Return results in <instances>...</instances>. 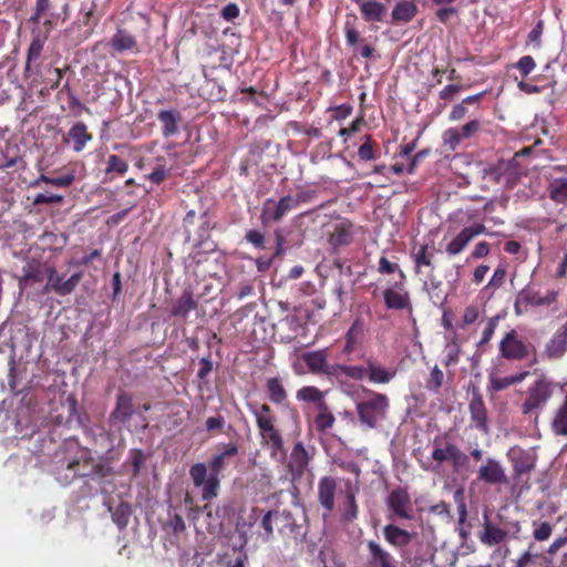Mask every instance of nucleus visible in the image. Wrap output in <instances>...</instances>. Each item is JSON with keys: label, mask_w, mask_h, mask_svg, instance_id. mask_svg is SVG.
I'll list each match as a JSON object with an SVG mask.
<instances>
[{"label": "nucleus", "mask_w": 567, "mask_h": 567, "mask_svg": "<svg viewBox=\"0 0 567 567\" xmlns=\"http://www.w3.org/2000/svg\"><path fill=\"white\" fill-rule=\"evenodd\" d=\"M365 331V323L361 318H357L348 329L344 336L343 353H352L359 342L362 340Z\"/></svg>", "instance_id": "obj_30"}, {"label": "nucleus", "mask_w": 567, "mask_h": 567, "mask_svg": "<svg viewBox=\"0 0 567 567\" xmlns=\"http://www.w3.org/2000/svg\"><path fill=\"white\" fill-rule=\"evenodd\" d=\"M43 47H44V39L41 38L40 35H35L32 39L31 44L28 50L27 66H25L27 70L30 69L32 61H37L40 58Z\"/></svg>", "instance_id": "obj_51"}, {"label": "nucleus", "mask_w": 567, "mask_h": 567, "mask_svg": "<svg viewBox=\"0 0 567 567\" xmlns=\"http://www.w3.org/2000/svg\"><path fill=\"white\" fill-rule=\"evenodd\" d=\"M550 198L557 203L567 202V179H554L549 187Z\"/></svg>", "instance_id": "obj_49"}, {"label": "nucleus", "mask_w": 567, "mask_h": 567, "mask_svg": "<svg viewBox=\"0 0 567 567\" xmlns=\"http://www.w3.org/2000/svg\"><path fill=\"white\" fill-rule=\"evenodd\" d=\"M66 451L69 456L61 463L60 482L71 483L94 474V460L89 447L82 446L78 442H69L66 443Z\"/></svg>", "instance_id": "obj_2"}, {"label": "nucleus", "mask_w": 567, "mask_h": 567, "mask_svg": "<svg viewBox=\"0 0 567 567\" xmlns=\"http://www.w3.org/2000/svg\"><path fill=\"white\" fill-rule=\"evenodd\" d=\"M544 23L539 20L536 25L529 31L527 35V44L533 45L534 49H540L542 47V34H543Z\"/></svg>", "instance_id": "obj_54"}, {"label": "nucleus", "mask_w": 567, "mask_h": 567, "mask_svg": "<svg viewBox=\"0 0 567 567\" xmlns=\"http://www.w3.org/2000/svg\"><path fill=\"white\" fill-rule=\"evenodd\" d=\"M553 558L535 550V544L530 542L527 547L518 553L512 560V567H554Z\"/></svg>", "instance_id": "obj_13"}, {"label": "nucleus", "mask_w": 567, "mask_h": 567, "mask_svg": "<svg viewBox=\"0 0 567 567\" xmlns=\"http://www.w3.org/2000/svg\"><path fill=\"white\" fill-rule=\"evenodd\" d=\"M511 458L514 463L516 477L529 474L536 465V454L533 451L514 447L511 451Z\"/></svg>", "instance_id": "obj_19"}, {"label": "nucleus", "mask_w": 567, "mask_h": 567, "mask_svg": "<svg viewBox=\"0 0 567 567\" xmlns=\"http://www.w3.org/2000/svg\"><path fill=\"white\" fill-rule=\"evenodd\" d=\"M237 454L238 446L236 443H228L226 446H224V450L220 453L213 455L208 464L213 475L219 477V474L226 466V458L236 456Z\"/></svg>", "instance_id": "obj_33"}, {"label": "nucleus", "mask_w": 567, "mask_h": 567, "mask_svg": "<svg viewBox=\"0 0 567 567\" xmlns=\"http://www.w3.org/2000/svg\"><path fill=\"white\" fill-rule=\"evenodd\" d=\"M266 392L268 400L277 406L284 405L289 396L279 377H270L267 379Z\"/></svg>", "instance_id": "obj_31"}, {"label": "nucleus", "mask_w": 567, "mask_h": 567, "mask_svg": "<svg viewBox=\"0 0 567 567\" xmlns=\"http://www.w3.org/2000/svg\"><path fill=\"white\" fill-rule=\"evenodd\" d=\"M297 400L307 402V403H316L317 406L320 403H324V393L313 385H305L297 391Z\"/></svg>", "instance_id": "obj_41"}, {"label": "nucleus", "mask_w": 567, "mask_h": 567, "mask_svg": "<svg viewBox=\"0 0 567 567\" xmlns=\"http://www.w3.org/2000/svg\"><path fill=\"white\" fill-rule=\"evenodd\" d=\"M378 271L381 275L399 274V280L406 281V274L400 268L399 264L390 261L385 256H381L379 259Z\"/></svg>", "instance_id": "obj_48"}, {"label": "nucleus", "mask_w": 567, "mask_h": 567, "mask_svg": "<svg viewBox=\"0 0 567 567\" xmlns=\"http://www.w3.org/2000/svg\"><path fill=\"white\" fill-rule=\"evenodd\" d=\"M383 537L392 547L404 548L412 542L413 534L394 524H388L383 527Z\"/></svg>", "instance_id": "obj_25"}, {"label": "nucleus", "mask_w": 567, "mask_h": 567, "mask_svg": "<svg viewBox=\"0 0 567 567\" xmlns=\"http://www.w3.org/2000/svg\"><path fill=\"white\" fill-rule=\"evenodd\" d=\"M260 437V445L269 451L272 460H284L287 450L284 445V437L280 429L277 426L276 421L261 422L257 424Z\"/></svg>", "instance_id": "obj_6"}, {"label": "nucleus", "mask_w": 567, "mask_h": 567, "mask_svg": "<svg viewBox=\"0 0 567 567\" xmlns=\"http://www.w3.org/2000/svg\"><path fill=\"white\" fill-rule=\"evenodd\" d=\"M337 481L331 476L319 478L317 485V498L321 507L326 511L323 517L331 515L336 507Z\"/></svg>", "instance_id": "obj_14"}, {"label": "nucleus", "mask_w": 567, "mask_h": 567, "mask_svg": "<svg viewBox=\"0 0 567 567\" xmlns=\"http://www.w3.org/2000/svg\"><path fill=\"white\" fill-rule=\"evenodd\" d=\"M292 198L296 199V207H298L301 203L313 200L316 198V189L298 190L296 195H292Z\"/></svg>", "instance_id": "obj_64"}, {"label": "nucleus", "mask_w": 567, "mask_h": 567, "mask_svg": "<svg viewBox=\"0 0 567 567\" xmlns=\"http://www.w3.org/2000/svg\"><path fill=\"white\" fill-rule=\"evenodd\" d=\"M192 482L196 487H202V498L209 501L218 496L220 488L219 477L210 475L207 477V467L204 463H196L189 470Z\"/></svg>", "instance_id": "obj_8"}, {"label": "nucleus", "mask_w": 567, "mask_h": 567, "mask_svg": "<svg viewBox=\"0 0 567 567\" xmlns=\"http://www.w3.org/2000/svg\"><path fill=\"white\" fill-rule=\"evenodd\" d=\"M276 527L285 536L295 538L306 536L303 526L297 522V518L289 511H276Z\"/></svg>", "instance_id": "obj_20"}, {"label": "nucleus", "mask_w": 567, "mask_h": 567, "mask_svg": "<svg viewBox=\"0 0 567 567\" xmlns=\"http://www.w3.org/2000/svg\"><path fill=\"white\" fill-rule=\"evenodd\" d=\"M358 486L352 484L350 481L346 482V503L347 507L343 514V518L351 522L358 517V505L355 503V495L358 494Z\"/></svg>", "instance_id": "obj_39"}, {"label": "nucleus", "mask_w": 567, "mask_h": 567, "mask_svg": "<svg viewBox=\"0 0 567 567\" xmlns=\"http://www.w3.org/2000/svg\"><path fill=\"white\" fill-rule=\"evenodd\" d=\"M93 136L87 132V126L83 122H76L73 124L64 138V142L71 145V148L80 153L82 152L89 142H91Z\"/></svg>", "instance_id": "obj_23"}, {"label": "nucleus", "mask_w": 567, "mask_h": 567, "mask_svg": "<svg viewBox=\"0 0 567 567\" xmlns=\"http://www.w3.org/2000/svg\"><path fill=\"white\" fill-rule=\"evenodd\" d=\"M480 540L487 547H494L508 538V530L494 524L487 514L484 515L483 530L480 534Z\"/></svg>", "instance_id": "obj_22"}, {"label": "nucleus", "mask_w": 567, "mask_h": 567, "mask_svg": "<svg viewBox=\"0 0 567 567\" xmlns=\"http://www.w3.org/2000/svg\"><path fill=\"white\" fill-rule=\"evenodd\" d=\"M45 271H47L48 280H47V284H45V286L43 288V291L44 292H50V291H53V287L54 286H59V284H61L63 279L58 274V271L54 268V266H45Z\"/></svg>", "instance_id": "obj_56"}, {"label": "nucleus", "mask_w": 567, "mask_h": 567, "mask_svg": "<svg viewBox=\"0 0 567 567\" xmlns=\"http://www.w3.org/2000/svg\"><path fill=\"white\" fill-rule=\"evenodd\" d=\"M477 480L491 485H501L508 482L503 466L493 457H487L481 465L477 472Z\"/></svg>", "instance_id": "obj_15"}, {"label": "nucleus", "mask_w": 567, "mask_h": 567, "mask_svg": "<svg viewBox=\"0 0 567 567\" xmlns=\"http://www.w3.org/2000/svg\"><path fill=\"white\" fill-rule=\"evenodd\" d=\"M390 519H412L413 505L411 495L405 487H394L385 501Z\"/></svg>", "instance_id": "obj_7"}, {"label": "nucleus", "mask_w": 567, "mask_h": 567, "mask_svg": "<svg viewBox=\"0 0 567 567\" xmlns=\"http://www.w3.org/2000/svg\"><path fill=\"white\" fill-rule=\"evenodd\" d=\"M416 13V6L411 1H401L396 3L392 11V19L396 22H408Z\"/></svg>", "instance_id": "obj_42"}, {"label": "nucleus", "mask_w": 567, "mask_h": 567, "mask_svg": "<svg viewBox=\"0 0 567 567\" xmlns=\"http://www.w3.org/2000/svg\"><path fill=\"white\" fill-rule=\"evenodd\" d=\"M367 21H381L386 11L385 6L374 0H354Z\"/></svg>", "instance_id": "obj_36"}, {"label": "nucleus", "mask_w": 567, "mask_h": 567, "mask_svg": "<svg viewBox=\"0 0 567 567\" xmlns=\"http://www.w3.org/2000/svg\"><path fill=\"white\" fill-rule=\"evenodd\" d=\"M82 279L81 272H75L71 277H69L66 280H62L59 286L53 287V292L60 297L69 296L71 292L75 290L78 285L80 284Z\"/></svg>", "instance_id": "obj_45"}, {"label": "nucleus", "mask_w": 567, "mask_h": 567, "mask_svg": "<svg viewBox=\"0 0 567 567\" xmlns=\"http://www.w3.org/2000/svg\"><path fill=\"white\" fill-rule=\"evenodd\" d=\"M226 424L225 416L221 414L209 416L205 421V429L208 432H223Z\"/></svg>", "instance_id": "obj_62"}, {"label": "nucleus", "mask_w": 567, "mask_h": 567, "mask_svg": "<svg viewBox=\"0 0 567 567\" xmlns=\"http://www.w3.org/2000/svg\"><path fill=\"white\" fill-rule=\"evenodd\" d=\"M368 564L370 567H398V560L384 547L374 540H368Z\"/></svg>", "instance_id": "obj_21"}, {"label": "nucleus", "mask_w": 567, "mask_h": 567, "mask_svg": "<svg viewBox=\"0 0 567 567\" xmlns=\"http://www.w3.org/2000/svg\"><path fill=\"white\" fill-rule=\"evenodd\" d=\"M427 154H429L427 150L420 151L413 157L411 156L410 159L406 162H395V164H393L390 167V171L393 172L394 174H401V173L413 174L416 164L421 159H423Z\"/></svg>", "instance_id": "obj_43"}, {"label": "nucleus", "mask_w": 567, "mask_h": 567, "mask_svg": "<svg viewBox=\"0 0 567 567\" xmlns=\"http://www.w3.org/2000/svg\"><path fill=\"white\" fill-rule=\"evenodd\" d=\"M157 118L162 123V134L164 137H171L178 132L181 115L177 112L162 110L158 112Z\"/></svg>", "instance_id": "obj_35"}, {"label": "nucleus", "mask_w": 567, "mask_h": 567, "mask_svg": "<svg viewBox=\"0 0 567 567\" xmlns=\"http://www.w3.org/2000/svg\"><path fill=\"white\" fill-rule=\"evenodd\" d=\"M550 427L555 435L567 436V392L563 402L553 413Z\"/></svg>", "instance_id": "obj_32"}, {"label": "nucleus", "mask_w": 567, "mask_h": 567, "mask_svg": "<svg viewBox=\"0 0 567 567\" xmlns=\"http://www.w3.org/2000/svg\"><path fill=\"white\" fill-rule=\"evenodd\" d=\"M532 536L534 542L543 543L549 539L554 532V525L548 520H533Z\"/></svg>", "instance_id": "obj_44"}, {"label": "nucleus", "mask_w": 567, "mask_h": 567, "mask_svg": "<svg viewBox=\"0 0 567 567\" xmlns=\"http://www.w3.org/2000/svg\"><path fill=\"white\" fill-rule=\"evenodd\" d=\"M411 256L414 262V271L416 274L422 271V267L429 269L430 272L435 270V252L430 250L427 244H422L417 248L414 247Z\"/></svg>", "instance_id": "obj_26"}, {"label": "nucleus", "mask_w": 567, "mask_h": 567, "mask_svg": "<svg viewBox=\"0 0 567 567\" xmlns=\"http://www.w3.org/2000/svg\"><path fill=\"white\" fill-rule=\"evenodd\" d=\"M528 375H529L528 371L518 372L517 374H512V375H507V377H495V375L491 374L489 382H491L492 389L494 391L498 392V391L507 389L511 385L520 383Z\"/></svg>", "instance_id": "obj_38"}, {"label": "nucleus", "mask_w": 567, "mask_h": 567, "mask_svg": "<svg viewBox=\"0 0 567 567\" xmlns=\"http://www.w3.org/2000/svg\"><path fill=\"white\" fill-rule=\"evenodd\" d=\"M47 262H41L38 259L29 260L25 266L22 268V276L19 279L20 285H24L28 282H42L44 276L47 275L45 267H51Z\"/></svg>", "instance_id": "obj_28"}, {"label": "nucleus", "mask_w": 567, "mask_h": 567, "mask_svg": "<svg viewBox=\"0 0 567 567\" xmlns=\"http://www.w3.org/2000/svg\"><path fill=\"white\" fill-rule=\"evenodd\" d=\"M431 446L432 451L429 461L420 462V467L423 471L441 474L445 465H450L455 474L466 470L468 455L456 444L454 437L449 432L433 437Z\"/></svg>", "instance_id": "obj_1"}, {"label": "nucleus", "mask_w": 567, "mask_h": 567, "mask_svg": "<svg viewBox=\"0 0 567 567\" xmlns=\"http://www.w3.org/2000/svg\"><path fill=\"white\" fill-rule=\"evenodd\" d=\"M135 413L136 408L134 406L132 394L118 391L115 406L110 414V422L112 424L126 425Z\"/></svg>", "instance_id": "obj_12"}, {"label": "nucleus", "mask_w": 567, "mask_h": 567, "mask_svg": "<svg viewBox=\"0 0 567 567\" xmlns=\"http://www.w3.org/2000/svg\"><path fill=\"white\" fill-rule=\"evenodd\" d=\"M530 352H535L534 346L522 338L515 329L505 332L498 342L499 357L511 362L524 361L529 358Z\"/></svg>", "instance_id": "obj_4"}, {"label": "nucleus", "mask_w": 567, "mask_h": 567, "mask_svg": "<svg viewBox=\"0 0 567 567\" xmlns=\"http://www.w3.org/2000/svg\"><path fill=\"white\" fill-rule=\"evenodd\" d=\"M354 225L346 218H341L333 225V230L330 233L329 243L334 250L342 246H348L353 241Z\"/></svg>", "instance_id": "obj_18"}, {"label": "nucleus", "mask_w": 567, "mask_h": 567, "mask_svg": "<svg viewBox=\"0 0 567 567\" xmlns=\"http://www.w3.org/2000/svg\"><path fill=\"white\" fill-rule=\"evenodd\" d=\"M301 360L307 365L309 372L315 375H322L329 363V349L323 348L303 352Z\"/></svg>", "instance_id": "obj_24"}, {"label": "nucleus", "mask_w": 567, "mask_h": 567, "mask_svg": "<svg viewBox=\"0 0 567 567\" xmlns=\"http://www.w3.org/2000/svg\"><path fill=\"white\" fill-rule=\"evenodd\" d=\"M567 350V329L558 331L545 346V353L551 359L560 358Z\"/></svg>", "instance_id": "obj_37"}, {"label": "nucleus", "mask_w": 567, "mask_h": 567, "mask_svg": "<svg viewBox=\"0 0 567 567\" xmlns=\"http://www.w3.org/2000/svg\"><path fill=\"white\" fill-rule=\"evenodd\" d=\"M127 163L118 157L117 155H110L107 158L105 172L107 174L116 173V174H125L127 172Z\"/></svg>", "instance_id": "obj_52"}, {"label": "nucleus", "mask_w": 567, "mask_h": 567, "mask_svg": "<svg viewBox=\"0 0 567 567\" xmlns=\"http://www.w3.org/2000/svg\"><path fill=\"white\" fill-rule=\"evenodd\" d=\"M198 301L194 299L190 290H185L171 306L169 313L172 317L186 319L192 310H195Z\"/></svg>", "instance_id": "obj_29"}, {"label": "nucleus", "mask_w": 567, "mask_h": 567, "mask_svg": "<svg viewBox=\"0 0 567 567\" xmlns=\"http://www.w3.org/2000/svg\"><path fill=\"white\" fill-rule=\"evenodd\" d=\"M368 364V379L371 383L374 384H385L389 383L395 375V368H385L379 364L373 358H368L365 360Z\"/></svg>", "instance_id": "obj_27"}, {"label": "nucleus", "mask_w": 567, "mask_h": 567, "mask_svg": "<svg viewBox=\"0 0 567 567\" xmlns=\"http://www.w3.org/2000/svg\"><path fill=\"white\" fill-rule=\"evenodd\" d=\"M368 364L365 363V367L362 365H346V377L355 380L361 381L365 378H368Z\"/></svg>", "instance_id": "obj_60"}, {"label": "nucleus", "mask_w": 567, "mask_h": 567, "mask_svg": "<svg viewBox=\"0 0 567 567\" xmlns=\"http://www.w3.org/2000/svg\"><path fill=\"white\" fill-rule=\"evenodd\" d=\"M443 383H444V372L437 365H434L431 369V372H430L427 379L425 380V386L430 392L439 393Z\"/></svg>", "instance_id": "obj_47"}, {"label": "nucleus", "mask_w": 567, "mask_h": 567, "mask_svg": "<svg viewBox=\"0 0 567 567\" xmlns=\"http://www.w3.org/2000/svg\"><path fill=\"white\" fill-rule=\"evenodd\" d=\"M460 352L461 349L457 341H453L452 343L447 344V353L443 361L444 365L446 368L455 365L458 362Z\"/></svg>", "instance_id": "obj_57"}, {"label": "nucleus", "mask_w": 567, "mask_h": 567, "mask_svg": "<svg viewBox=\"0 0 567 567\" xmlns=\"http://www.w3.org/2000/svg\"><path fill=\"white\" fill-rule=\"evenodd\" d=\"M367 399L355 404L359 421L369 429H375L384 420L390 408V400L384 393L364 388Z\"/></svg>", "instance_id": "obj_3"}, {"label": "nucleus", "mask_w": 567, "mask_h": 567, "mask_svg": "<svg viewBox=\"0 0 567 567\" xmlns=\"http://www.w3.org/2000/svg\"><path fill=\"white\" fill-rule=\"evenodd\" d=\"M486 228L482 224L472 225L470 227L463 228L446 246V252L450 256L460 255L468 245V243L474 239L480 234H485Z\"/></svg>", "instance_id": "obj_16"}, {"label": "nucleus", "mask_w": 567, "mask_h": 567, "mask_svg": "<svg viewBox=\"0 0 567 567\" xmlns=\"http://www.w3.org/2000/svg\"><path fill=\"white\" fill-rule=\"evenodd\" d=\"M467 410L472 419V427H475L484 434L489 433L488 410L485 405L483 395L478 391L472 393V400L468 402Z\"/></svg>", "instance_id": "obj_11"}, {"label": "nucleus", "mask_w": 567, "mask_h": 567, "mask_svg": "<svg viewBox=\"0 0 567 567\" xmlns=\"http://www.w3.org/2000/svg\"><path fill=\"white\" fill-rule=\"evenodd\" d=\"M498 321H499V317L498 316H493V317L488 318V320H487V322L485 324V328L483 330L481 340L477 343V346L480 348H483V347H485V346H487L489 343V341L492 340V338H493V336L495 333V330L497 328Z\"/></svg>", "instance_id": "obj_50"}, {"label": "nucleus", "mask_w": 567, "mask_h": 567, "mask_svg": "<svg viewBox=\"0 0 567 567\" xmlns=\"http://www.w3.org/2000/svg\"><path fill=\"white\" fill-rule=\"evenodd\" d=\"M252 415L256 417V424L261 422L276 421V415L269 404H262L258 410H252Z\"/></svg>", "instance_id": "obj_55"}, {"label": "nucleus", "mask_w": 567, "mask_h": 567, "mask_svg": "<svg viewBox=\"0 0 567 567\" xmlns=\"http://www.w3.org/2000/svg\"><path fill=\"white\" fill-rule=\"evenodd\" d=\"M310 462V455L302 442L295 443L290 460H288V472L293 480L303 477Z\"/></svg>", "instance_id": "obj_17"}, {"label": "nucleus", "mask_w": 567, "mask_h": 567, "mask_svg": "<svg viewBox=\"0 0 567 567\" xmlns=\"http://www.w3.org/2000/svg\"><path fill=\"white\" fill-rule=\"evenodd\" d=\"M406 281L399 280L382 291L383 302L390 310H412L410 292L405 289Z\"/></svg>", "instance_id": "obj_10"}, {"label": "nucleus", "mask_w": 567, "mask_h": 567, "mask_svg": "<svg viewBox=\"0 0 567 567\" xmlns=\"http://www.w3.org/2000/svg\"><path fill=\"white\" fill-rule=\"evenodd\" d=\"M323 375L339 379L342 375H346V365L339 363H328V365H326V371H323Z\"/></svg>", "instance_id": "obj_63"}, {"label": "nucleus", "mask_w": 567, "mask_h": 567, "mask_svg": "<svg viewBox=\"0 0 567 567\" xmlns=\"http://www.w3.org/2000/svg\"><path fill=\"white\" fill-rule=\"evenodd\" d=\"M522 74V76H527L530 74L536 68V63L530 55L522 56L514 65Z\"/></svg>", "instance_id": "obj_58"}, {"label": "nucleus", "mask_w": 567, "mask_h": 567, "mask_svg": "<svg viewBox=\"0 0 567 567\" xmlns=\"http://www.w3.org/2000/svg\"><path fill=\"white\" fill-rule=\"evenodd\" d=\"M274 524L276 525V511H269L261 519V527L265 530L264 537L270 539L274 533Z\"/></svg>", "instance_id": "obj_61"}, {"label": "nucleus", "mask_w": 567, "mask_h": 567, "mask_svg": "<svg viewBox=\"0 0 567 567\" xmlns=\"http://www.w3.org/2000/svg\"><path fill=\"white\" fill-rule=\"evenodd\" d=\"M318 413L313 419L315 429L318 433H327L333 427L336 423V416L333 412L327 406V403H320L317 406Z\"/></svg>", "instance_id": "obj_34"}, {"label": "nucleus", "mask_w": 567, "mask_h": 567, "mask_svg": "<svg viewBox=\"0 0 567 567\" xmlns=\"http://www.w3.org/2000/svg\"><path fill=\"white\" fill-rule=\"evenodd\" d=\"M554 393L553 382L545 377H540L534 381L528 388L527 395L522 404L523 414H532L539 411L549 402Z\"/></svg>", "instance_id": "obj_5"}, {"label": "nucleus", "mask_w": 567, "mask_h": 567, "mask_svg": "<svg viewBox=\"0 0 567 567\" xmlns=\"http://www.w3.org/2000/svg\"><path fill=\"white\" fill-rule=\"evenodd\" d=\"M146 456L143 453V450L134 449L132 450V474L133 476H137L145 464Z\"/></svg>", "instance_id": "obj_59"}, {"label": "nucleus", "mask_w": 567, "mask_h": 567, "mask_svg": "<svg viewBox=\"0 0 567 567\" xmlns=\"http://www.w3.org/2000/svg\"><path fill=\"white\" fill-rule=\"evenodd\" d=\"M296 208V199L292 195H285L278 200L267 198L261 208L260 220L264 226L280 221L288 212Z\"/></svg>", "instance_id": "obj_9"}, {"label": "nucleus", "mask_w": 567, "mask_h": 567, "mask_svg": "<svg viewBox=\"0 0 567 567\" xmlns=\"http://www.w3.org/2000/svg\"><path fill=\"white\" fill-rule=\"evenodd\" d=\"M135 38L125 30H117L111 40V45L116 52L132 51L136 48Z\"/></svg>", "instance_id": "obj_40"}, {"label": "nucleus", "mask_w": 567, "mask_h": 567, "mask_svg": "<svg viewBox=\"0 0 567 567\" xmlns=\"http://www.w3.org/2000/svg\"><path fill=\"white\" fill-rule=\"evenodd\" d=\"M442 138L444 145L447 146L451 151H455L463 141L460 134V130L455 127L444 131Z\"/></svg>", "instance_id": "obj_53"}, {"label": "nucleus", "mask_w": 567, "mask_h": 567, "mask_svg": "<svg viewBox=\"0 0 567 567\" xmlns=\"http://www.w3.org/2000/svg\"><path fill=\"white\" fill-rule=\"evenodd\" d=\"M110 511L112 512L113 522L117 527L120 529L125 528L132 514L131 506L125 502H121L114 511H112V508H110Z\"/></svg>", "instance_id": "obj_46"}]
</instances>
